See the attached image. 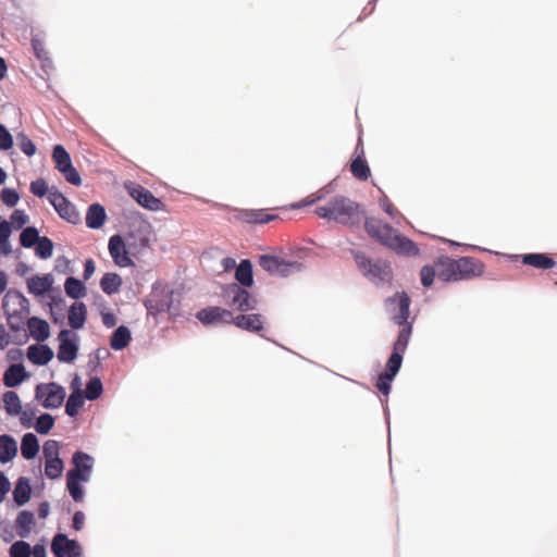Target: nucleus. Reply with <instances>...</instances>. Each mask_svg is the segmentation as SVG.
Returning a JSON list of instances; mask_svg holds the SVG:
<instances>
[{
    "instance_id": "f257e3e1",
    "label": "nucleus",
    "mask_w": 557,
    "mask_h": 557,
    "mask_svg": "<svg viewBox=\"0 0 557 557\" xmlns=\"http://www.w3.org/2000/svg\"><path fill=\"white\" fill-rule=\"evenodd\" d=\"M364 230L370 237L395 250L397 253L405 256H416L419 253V248L411 239L400 235L391 225L376 218H367L364 220Z\"/></svg>"
},
{
    "instance_id": "f03ea898",
    "label": "nucleus",
    "mask_w": 557,
    "mask_h": 557,
    "mask_svg": "<svg viewBox=\"0 0 557 557\" xmlns=\"http://www.w3.org/2000/svg\"><path fill=\"white\" fill-rule=\"evenodd\" d=\"M314 212L321 219L346 226L359 225L364 216V211L358 202L341 195L333 197L326 205L317 207Z\"/></svg>"
},
{
    "instance_id": "7ed1b4c3",
    "label": "nucleus",
    "mask_w": 557,
    "mask_h": 557,
    "mask_svg": "<svg viewBox=\"0 0 557 557\" xmlns=\"http://www.w3.org/2000/svg\"><path fill=\"white\" fill-rule=\"evenodd\" d=\"M437 277L444 282L470 280L483 274L484 265L473 257L453 259L442 256L435 261Z\"/></svg>"
},
{
    "instance_id": "20e7f679",
    "label": "nucleus",
    "mask_w": 557,
    "mask_h": 557,
    "mask_svg": "<svg viewBox=\"0 0 557 557\" xmlns=\"http://www.w3.org/2000/svg\"><path fill=\"white\" fill-rule=\"evenodd\" d=\"M73 468L66 473V490L76 503L84 500L83 482H88L91 476L94 458L84 453L76 451L72 457Z\"/></svg>"
},
{
    "instance_id": "39448f33",
    "label": "nucleus",
    "mask_w": 557,
    "mask_h": 557,
    "mask_svg": "<svg viewBox=\"0 0 557 557\" xmlns=\"http://www.w3.org/2000/svg\"><path fill=\"white\" fill-rule=\"evenodd\" d=\"M354 257L360 271L373 283L379 284L389 282L392 280L393 273L388 262L369 259L360 251L355 252Z\"/></svg>"
},
{
    "instance_id": "423d86ee",
    "label": "nucleus",
    "mask_w": 557,
    "mask_h": 557,
    "mask_svg": "<svg viewBox=\"0 0 557 557\" xmlns=\"http://www.w3.org/2000/svg\"><path fill=\"white\" fill-rule=\"evenodd\" d=\"M52 160L55 169L63 175L70 184L79 186L82 178L77 170L73 166L70 153L62 145H55L52 151Z\"/></svg>"
},
{
    "instance_id": "0eeeda50",
    "label": "nucleus",
    "mask_w": 557,
    "mask_h": 557,
    "mask_svg": "<svg viewBox=\"0 0 557 557\" xmlns=\"http://www.w3.org/2000/svg\"><path fill=\"white\" fill-rule=\"evenodd\" d=\"M36 399L45 408H59L65 398V389L57 383H41L36 386Z\"/></svg>"
},
{
    "instance_id": "6e6552de",
    "label": "nucleus",
    "mask_w": 557,
    "mask_h": 557,
    "mask_svg": "<svg viewBox=\"0 0 557 557\" xmlns=\"http://www.w3.org/2000/svg\"><path fill=\"white\" fill-rule=\"evenodd\" d=\"M259 265L270 274L287 276L300 271L302 265L297 261H286L275 256L263 255L259 258Z\"/></svg>"
},
{
    "instance_id": "1a4fd4ad",
    "label": "nucleus",
    "mask_w": 557,
    "mask_h": 557,
    "mask_svg": "<svg viewBox=\"0 0 557 557\" xmlns=\"http://www.w3.org/2000/svg\"><path fill=\"white\" fill-rule=\"evenodd\" d=\"M48 200L62 219L73 224L81 221L79 213L75 206L55 187L50 188Z\"/></svg>"
},
{
    "instance_id": "9d476101",
    "label": "nucleus",
    "mask_w": 557,
    "mask_h": 557,
    "mask_svg": "<svg viewBox=\"0 0 557 557\" xmlns=\"http://www.w3.org/2000/svg\"><path fill=\"white\" fill-rule=\"evenodd\" d=\"M108 248L113 262L117 267L127 268L134 265V262L131 259L132 251L126 238H123L121 235L111 236Z\"/></svg>"
},
{
    "instance_id": "9b49d317",
    "label": "nucleus",
    "mask_w": 557,
    "mask_h": 557,
    "mask_svg": "<svg viewBox=\"0 0 557 557\" xmlns=\"http://www.w3.org/2000/svg\"><path fill=\"white\" fill-rule=\"evenodd\" d=\"M58 339L60 342L57 355L59 361L65 363L73 362L78 352L77 335L69 330H62L58 335Z\"/></svg>"
},
{
    "instance_id": "f8f14e48",
    "label": "nucleus",
    "mask_w": 557,
    "mask_h": 557,
    "mask_svg": "<svg viewBox=\"0 0 557 557\" xmlns=\"http://www.w3.org/2000/svg\"><path fill=\"white\" fill-rule=\"evenodd\" d=\"M234 219L247 224H268L277 220L278 215L270 213L267 209H236Z\"/></svg>"
},
{
    "instance_id": "ddd939ff",
    "label": "nucleus",
    "mask_w": 557,
    "mask_h": 557,
    "mask_svg": "<svg viewBox=\"0 0 557 557\" xmlns=\"http://www.w3.org/2000/svg\"><path fill=\"white\" fill-rule=\"evenodd\" d=\"M129 195L135 199L141 207L150 211H163L165 205L161 199L153 196V194L141 185H134L128 188Z\"/></svg>"
},
{
    "instance_id": "4468645a",
    "label": "nucleus",
    "mask_w": 557,
    "mask_h": 557,
    "mask_svg": "<svg viewBox=\"0 0 557 557\" xmlns=\"http://www.w3.org/2000/svg\"><path fill=\"white\" fill-rule=\"evenodd\" d=\"M173 292L162 290L160 293L154 292L146 300L145 306L149 314L158 315L162 312H171L173 304Z\"/></svg>"
},
{
    "instance_id": "2eb2a0df",
    "label": "nucleus",
    "mask_w": 557,
    "mask_h": 557,
    "mask_svg": "<svg viewBox=\"0 0 557 557\" xmlns=\"http://www.w3.org/2000/svg\"><path fill=\"white\" fill-rule=\"evenodd\" d=\"M388 304L391 306H395L393 311V320L397 324L408 323V318L410 314V299L405 292L397 293L393 297L388 298Z\"/></svg>"
},
{
    "instance_id": "dca6fc26",
    "label": "nucleus",
    "mask_w": 557,
    "mask_h": 557,
    "mask_svg": "<svg viewBox=\"0 0 557 557\" xmlns=\"http://www.w3.org/2000/svg\"><path fill=\"white\" fill-rule=\"evenodd\" d=\"M197 319L205 325L214 323H232L233 313L221 307H208L197 312Z\"/></svg>"
},
{
    "instance_id": "f3484780",
    "label": "nucleus",
    "mask_w": 557,
    "mask_h": 557,
    "mask_svg": "<svg viewBox=\"0 0 557 557\" xmlns=\"http://www.w3.org/2000/svg\"><path fill=\"white\" fill-rule=\"evenodd\" d=\"M51 549L55 557H79L78 543L61 533L53 537Z\"/></svg>"
},
{
    "instance_id": "a211bd4d",
    "label": "nucleus",
    "mask_w": 557,
    "mask_h": 557,
    "mask_svg": "<svg viewBox=\"0 0 557 557\" xmlns=\"http://www.w3.org/2000/svg\"><path fill=\"white\" fill-rule=\"evenodd\" d=\"M125 238L134 257L143 253L150 245L147 226L129 232Z\"/></svg>"
},
{
    "instance_id": "6ab92c4d",
    "label": "nucleus",
    "mask_w": 557,
    "mask_h": 557,
    "mask_svg": "<svg viewBox=\"0 0 557 557\" xmlns=\"http://www.w3.org/2000/svg\"><path fill=\"white\" fill-rule=\"evenodd\" d=\"M231 290L234 293L232 304L237 310L245 312L257 308V300L247 289L233 284Z\"/></svg>"
},
{
    "instance_id": "aec40b11",
    "label": "nucleus",
    "mask_w": 557,
    "mask_h": 557,
    "mask_svg": "<svg viewBox=\"0 0 557 557\" xmlns=\"http://www.w3.org/2000/svg\"><path fill=\"white\" fill-rule=\"evenodd\" d=\"M27 305L28 300L16 289L8 290L2 302L3 309L10 314H17L18 311L25 309Z\"/></svg>"
},
{
    "instance_id": "412c9836",
    "label": "nucleus",
    "mask_w": 557,
    "mask_h": 557,
    "mask_svg": "<svg viewBox=\"0 0 557 557\" xmlns=\"http://www.w3.org/2000/svg\"><path fill=\"white\" fill-rule=\"evenodd\" d=\"M53 276L48 273L45 275H34L27 278V289L35 296H41L49 292L53 285Z\"/></svg>"
},
{
    "instance_id": "4be33fe9",
    "label": "nucleus",
    "mask_w": 557,
    "mask_h": 557,
    "mask_svg": "<svg viewBox=\"0 0 557 557\" xmlns=\"http://www.w3.org/2000/svg\"><path fill=\"white\" fill-rule=\"evenodd\" d=\"M232 322L239 329L259 333L263 330V318L261 314L251 313V314H239L237 317H233Z\"/></svg>"
},
{
    "instance_id": "5701e85b",
    "label": "nucleus",
    "mask_w": 557,
    "mask_h": 557,
    "mask_svg": "<svg viewBox=\"0 0 557 557\" xmlns=\"http://www.w3.org/2000/svg\"><path fill=\"white\" fill-rule=\"evenodd\" d=\"M53 355V350L47 345H30L27 349L28 360L37 366L49 363Z\"/></svg>"
},
{
    "instance_id": "b1692460",
    "label": "nucleus",
    "mask_w": 557,
    "mask_h": 557,
    "mask_svg": "<svg viewBox=\"0 0 557 557\" xmlns=\"http://www.w3.org/2000/svg\"><path fill=\"white\" fill-rule=\"evenodd\" d=\"M36 524L35 516L32 511L22 510L15 520L16 533L20 537H28Z\"/></svg>"
},
{
    "instance_id": "393cba45",
    "label": "nucleus",
    "mask_w": 557,
    "mask_h": 557,
    "mask_svg": "<svg viewBox=\"0 0 557 557\" xmlns=\"http://www.w3.org/2000/svg\"><path fill=\"white\" fill-rule=\"evenodd\" d=\"M27 327L30 336L37 342L46 341L50 335V326L47 321L32 317L27 321Z\"/></svg>"
},
{
    "instance_id": "a878e982",
    "label": "nucleus",
    "mask_w": 557,
    "mask_h": 557,
    "mask_svg": "<svg viewBox=\"0 0 557 557\" xmlns=\"http://www.w3.org/2000/svg\"><path fill=\"white\" fill-rule=\"evenodd\" d=\"M69 324L74 330L84 326L87 318V308L84 302L76 301L69 309Z\"/></svg>"
},
{
    "instance_id": "bb28decb",
    "label": "nucleus",
    "mask_w": 557,
    "mask_h": 557,
    "mask_svg": "<svg viewBox=\"0 0 557 557\" xmlns=\"http://www.w3.org/2000/svg\"><path fill=\"white\" fill-rule=\"evenodd\" d=\"M17 454V444L15 440L7 434L0 435V462L11 461Z\"/></svg>"
},
{
    "instance_id": "cd10ccee",
    "label": "nucleus",
    "mask_w": 557,
    "mask_h": 557,
    "mask_svg": "<svg viewBox=\"0 0 557 557\" xmlns=\"http://www.w3.org/2000/svg\"><path fill=\"white\" fill-rule=\"evenodd\" d=\"M522 262L527 265H531L542 270L552 269L556 264L555 260L545 253L523 255Z\"/></svg>"
},
{
    "instance_id": "c85d7f7f",
    "label": "nucleus",
    "mask_w": 557,
    "mask_h": 557,
    "mask_svg": "<svg viewBox=\"0 0 557 557\" xmlns=\"http://www.w3.org/2000/svg\"><path fill=\"white\" fill-rule=\"evenodd\" d=\"M30 485L29 480L25 476H21L17 482L15 483L14 490H13V498L14 502L18 506L25 505L29 498H30Z\"/></svg>"
},
{
    "instance_id": "c756f323",
    "label": "nucleus",
    "mask_w": 557,
    "mask_h": 557,
    "mask_svg": "<svg viewBox=\"0 0 557 557\" xmlns=\"http://www.w3.org/2000/svg\"><path fill=\"white\" fill-rule=\"evenodd\" d=\"M106 220L104 208L99 203H94L88 208L86 214V224L90 228H99Z\"/></svg>"
},
{
    "instance_id": "7c9ffc66",
    "label": "nucleus",
    "mask_w": 557,
    "mask_h": 557,
    "mask_svg": "<svg viewBox=\"0 0 557 557\" xmlns=\"http://www.w3.org/2000/svg\"><path fill=\"white\" fill-rule=\"evenodd\" d=\"M39 451V443L33 433H26L21 443V453L26 460L34 459Z\"/></svg>"
},
{
    "instance_id": "2f4dec72",
    "label": "nucleus",
    "mask_w": 557,
    "mask_h": 557,
    "mask_svg": "<svg viewBox=\"0 0 557 557\" xmlns=\"http://www.w3.org/2000/svg\"><path fill=\"white\" fill-rule=\"evenodd\" d=\"M122 277L117 273H106L100 280V287L107 295L115 294L122 286Z\"/></svg>"
},
{
    "instance_id": "473e14b6",
    "label": "nucleus",
    "mask_w": 557,
    "mask_h": 557,
    "mask_svg": "<svg viewBox=\"0 0 557 557\" xmlns=\"http://www.w3.org/2000/svg\"><path fill=\"white\" fill-rule=\"evenodd\" d=\"M131 342V332L129 330L121 325L119 326L112 334L110 338V346L114 350L124 349Z\"/></svg>"
},
{
    "instance_id": "72a5a7b5",
    "label": "nucleus",
    "mask_w": 557,
    "mask_h": 557,
    "mask_svg": "<svg viewBox=\"0 0 557 557\" xmlns=\"http://www.w3.org/2000/svg\"><path fill=\"white\" fill-rule=\"evenodd\" d=\"M235 278L245 287L252 285V264L249 260H242L236 267Z\"/></svg>"
},
{
    "instance_id": "f704fd0d",
    "label": "nucleus",
    "mask_w": 557,
    "mask_h": 557,
    "mask_svg": "<svg viewBox=\"0 0 557 557\" xmlns=\"http://www.w3.org/2000/svg\"><path fill=\"white\" fill-rule=\"evenodd\" d=\"M25 377V370L22 364H12L4 372L3 382L8 387H14L18 385Z\"/></svg>"
},
{
    "instance_id": "c9c22d12",
    "label": "nucleus",
    "mask_w": 557,
    "mask_h": 557,
    "mask_svg": "<svg viewBox=\"0 0 557 557\" xmlns=\"http://www.w3.org/2000/svg\"><path fill=\"white\" fill-rule=\"evenodd\" d=\"M350 172L359 181H367L371 174L370 168L362 156H358L351 161Z\"/></svg>"
},
{
    "instance_id": "e433bc0d",
    "label": "nucleus",
    "mask_w": 557,
    "mask_h": 557,
    "mask_svg": "<svg viewBox=\"0 0 557 557\" xmlns=\"http://www.w3.org/2000/svg\"><path fill=\"white\" fill-rule=\"evenodd\" d=\"M64 289L66 295L73 299H79L86 295V287L84 284L73 276L65 280Z\"/></svg>"
},
{
    "instance_id": "4c0bfd02",
    "label": "nucleus",
    "mask_w": 557,
    "mask_h": 557,
    "mask_svg": "<svg viewBox=\"0 0 557 557\" xmlns=\"http://www.w3.org/2000/svg\"><path fill=\"white\" fill-rule=\"evenodd\" d=\"M4 409L10 416H17L21 412L22 405L18 395L13 391L3 394Z\"/></svg>"
},
{
    "instance_id": "58836bf2",
    "label": "nucleus",
    "mask_w": 557,
    "mask_h": 557,
    "mask_svg": "<svg viewBox=\"0 0 557 557\" xmlns=\"http://www.w3.org/2000/svg\"><path fill=\"white\" fill-rule=\"evenodd\" d=\"M84 405V396L79 389L73 392L67 398L65 405V412L70 417H75L78 413V410Z\"/></svg>"
},
{
    "instance_id": "ea45409f",
    "label": "nucleus",
    "mask_w": 557,
    "mask_h": 557,
    "mask_svg": "<svg viewBox=\"0 0 557 557\" xmlns=\"http://www.w3.org/2000/svg\"><path fill=\"white\" fill-rule=\"evenodd\" d=\"M64 463L61 458L45 460V474L51 479L57 480L62 475Z\"/></svg>"
},
{
    "instance_id": "a19ab883",
    "label": "nucleus",
    "mask_w": 557,
    "mask_h": 557,
    "mask_svg": "<svg viewBox=\"0 0 557 557\" xmlns=\"http://www.w3.org/2000/svg\"><path fill=\"white\" fill-rule=\"evenodd\" d=\"M403 329L399 331L397 341L394 344L393 350L404 354L407 349L408 342L412 332L410 323L401 324Z\"/></svg>"
},
{
    "instance_id": "79ce46f5",
    "label": "nucleus",
    "mask_w": 557,
    "mask_h": 557,
    "mask_svg": "<svg viewBox=\"0 0 557 557\" xmlns=\"http://www.w3.org/2000/svg\"><path fill=\"white\" fill-rule=\"evenodd\" d=\"M40 236L36 227L28 226L24 228L20 236L21 245L25 248H30L39 240Z\"/></svg>"
},
{
    "instance_id": "37998d69",
    "label": "nucleus",
    "mask_w": 557,
    "mask_h": 557,
    "mask_svg": "<svg viewBox=\"0 0 557 557\" xmlns=\"http://www.w3.org/2000/svg\"><path fill=\"white\" fill-rule=\"evenodd\" d=\"M102 383L97 376L91 377L86 385L85 397L89 400H95L102 394Z\"/></svg>"
},
{
    "instance_id": "c03bdc74",
    "label": "nucleus",
    "mask_w": 557,
    "mask_h": 557,
    "mask_svg": "<svg viewBox=\"0 0 557 557\" xmlns=\"http://www.w3.org/2000/svg\"><path fill=\"white\" fill-rule=\"evenodd\" d=\"M36 255L41 259H48L53 252V243L50 238L44 236L40 237L35 248Z\"/></svg>"
},
{
    "instance_id": "a18cd8bd",
    "label": "nucleus",
    "mask_w": 557,
    "mask_h": 557,
    "mask_svg": "<svg viewBox=\"0 0 557 557\" xmlns=\"http://www.w3.org/2000/svg\"><path fill=\"white\" fill-rule=\"evenodd\" d=\"M403 362V354L393 350L391 357L388 358L386 362V369L385 372H383L386 375H391L392 377H395L397 372L400 369Z\"/></svg>"
},
{
    "instance_id": "49530a36",
    "label": "nucleus",
    "mask_w": 557,
    "mask_h": 557,
    "mask_svg": "<svg viewBox=\"0 0 557 557\" xmlns=\"http://www.w3.org/2000/svg\"><path fill=\"white\" fill-rule=\"evenodd\" d=\"M32 547L27 542L17 541L10 547V557H30Z\"/></svg>"
},
{
    "instance_id": "de8ad7c7",
    "label": "nucleus",
    "mask_w": 557,
    "mask_h": 557,
    "mask_svg": "<svg viewBox=\"0 0 557 557\" xmlns=\"http://www.w3.org/2000/svg\"><path fill=\"white\" fill-rule=\"evenodd\" d=\"M54 419L49 413H42L38 417L35 429L39 434H47L53 428Z\"/></svg>"
},
{
    "instance_id": "09e8293b",
    "label": "nucleus",
    "mask_w": 557,
    "mask_h": 557,
    "mask_svg": "<svg viewBox=\"0 0 557 557\" xmlns=\"http://www.w3.org/2000/svg\"><path fill=\"white\" fill-rule=\"evenodd\" d=\"M44 458L48 459H58L60 454V445L58 441L48 440L42 447Z\"/></svg>"
},
{
    "instance_id": "8fccbe9b",
    "label": "nucleus",
    "mask_w": 557,
    "mask_h": 557,
    "mask_svg": "<svg viewBox=\"0 0 557 557\" xmlns=\"http://www.w3.org/2000/svg\"><path fill=\"white\" fill-rule=\"evenodd\" d=\"M420 275L422 285L430 287L434 282V277L437 276V267L435 264L433 267L424 265L421 269Z\"/></svg>"
},
{
    "instance_id": "3c124183",
    "label": "nucleus",
    "mask_w": 557,
    "mask_h": 557,
    "mask_svg": "<svg viewBox=\"0 0 557 557\" xmlns=\"http://www.w3.org/2000/svg\"><path fill=\"white\" fill-rule=\"evenodd\" d=\"M18 147L28 157L35 154L36 146L35 144L24 134H20L17 136Z\"/></svg>"
},
{
    "instance_id": "603ef678",
    "label": "nucleus",
    "mask_w": 557,
    "mask_h": 557,
    "mask_svg": "<svg viewBox=\"0 0 557 557\" xmlns=\"http://www.w3.org/2000/svg\"><path fill=\"white\" fill-rule=\"evenodd\" d=\"M30 191L37 197H44L45 195H49L50 189L44 178H38L30 183L29 187Z\"/></svg>"
},
{
    "instance_id": "864d4df0",
    "label": "nucleus",
    "mask_w": 557,
    "mask_h": 557,
    "mask_svg": "<svg viewBox=\"0 0 557 557\" xmlns=\"http://www.w3.org/2000/svg\"><path fill=\"white\" fill-rule=\"evenodd\" d=\"M2 202L9 207H14L20 199L18 194L14 189L4 188L0 194Z\"/></svg>"
},
{
    "instance_id": "5fc2aeb1",
    "label": "nucleus",
    "mask_w": 557,
    "mask_h": 557,
    "mask_svg": "<svg viewBox=\"0 0 557 557\" xmlns=\"http://www.w3.org/2000/svg\"><path fill=\"white\" fill-rule=\"evenodd\" d=\"M393 380L394 377H392L391 375L381 373L377 377L375 386L382 394L387 396L391 392V383Z\"/></svg>"
},
{
    "instance_id": "6e6d98bb",
    "label": "nucleus",
    "mask_w": 557,
    "mask_h": 557,
    "mask_svg": "<svg viewBox=\"0 0 557 557\" xmlns=\"http://www.w3.org/2000/svg\"><path fill=\"white\" fill-rule=\"evenodd\" d=\"M13 146V138L4 125L0 124V149L9 150Z\"/></svg>"
},
{
    "instance_id": "4d7b16f0",
    "label": "nucleus",
    "mask_w": 557,
    "mask_h": 557,
    "mask_svg": "<svg viewBox=\"0 0 557 557\" xmlns=\"http://www.w3.org/2000/svg\"><path fill=\"white\" fill-rule=\"evenodd\" d=\"M32 47L36 57L41 61H48V51L45 49L44 44L38 38L32 39Z\"/></svg>"
},
{
    "instance_id": "13d9d810",
    "label": "nucleus",
    "mask_w": 557,
    "mask_h": 557,
    "mask_svg": "<svg viewBox=\"0 0 557 557\" xmlns=\"http://www.w3.org/2000/svg\"><path fill=\"white\" fill-rule=\"evenodd\" d=\"M380 206L392 219H395L399 214L398 210L393 206L386 195L380 199Z\"/></svg>"
},
{
    "instance_id": "bf43d9fd",
    "label": "nucleus",
    "mask_w": 557,
    "mask_h": 557,
    "mask_svg": "<svg viewBox=\"0 0 557 557\" xmlns=\"http://www.w3.org/2000/svg\"><path fill=\"white\" fill-rule=\"evenodd\" d=\"M11 221L16 228H20L28 222V216L24 211L15 210L11 215Z\"/></svg>"
},
{
    "instance_id": "052dcab7",
    "label": "nucleus",
    "mask_w": 557,
    "mask_h": 557,
    "mask_svg": "<svg viewBox=\"0 0 557 557\" xmlns=\"http://www.w3.org/2000/svg\"><path fill=\"white\" fill-rule=\"evenodd\" d=\"M18 414H20L21 423L24 426H26V428L32 426L33 419L35 417V410L34 409H32V408H26L24 410L21 409V412Z\"/></svg>"
},
{
    "instance_id": "680f3d73",
    "label": "nucleus",
    "mask_w": 557,
    "mask_h": 557,
    "mask_svg": "<svg viewBox=\"0 0 557 557\" xmlns=\"http://www.w3.org/2000/svg\"><path fill=\"white\" fill-rule=\"evenodd\" d=\"M320 199H321V196H317V195L312 194V195L308 196L307 198H305L302 201H300L298 203H294L290 207H292V209H300L302 207L313 205L317 201H319Z\"/></svg>"
},
{
    "instance_id": "e2e57ef3",
    "label": "nucleus",
    "mask_w": 557,
    "mask_h": 557,
    "mask_svg": "<svg viewBox=\"0 0 557 557\" xmlns=\"http://www.w3.org/2000/svg\"><path fill=\"white\" fill-rule=\"evenodd\" d=\"M9 488L10 482L8 478L2 472H0V503L4 499Z\"/></svg>"
},
{
    "instance_id": "0e129e2a",
    "label": "nucleus",
    "mask_w": 557,
    "mask_h": 557,
    "mask_svg": "<svg viewBox=\"0 0 557 557\" xmlns=\"http://www.w3.org/2000/svg\"><path fill=\"white\" fill-rule=\"evenodd\" d=\"M85 523V516L82 511H76L73 516V528L81 531Z\"/></svg>"
},
{
    "instance_id": "69168bd1",
    "label": "nucleus",
    "mask_w": 557,
    "mask_h": 557,
    "mask_svg": "<svg viewBox=\"0 0 557 557\" xmlns=\"http://www.w3.org/2000/svg\"><path fill=\"white\" fill-rule=\"evenodd\" d=\"M96 265L92 259H87L84 264V278L88 280L95 273Z\"/></svg>"
},
{
    "instance_id": "338daca9",
    "label": "nucleus",
    "mask_w": 557,
    "mask_h": 557,
    "mask_svg": "<svg viewBox=\"0 0 557 557\" xmlns=\"http://www.w3.org/2000/svg\"><path fill=\"white\" fill-rule=\"evenodd\" d=\"M10 343V335L3 324L0 325V349H4Z\"/></svg>"
},
{
    "instance_id": "774afa93",
    "label": "nucleus",
    "mask_w": 557,
    "mask_h": 557,
    "mask_svg": "<svg viewBox=\"0 0 557 557\" xmlns=\"http://www.w3.org/2000/svg\"><path fill=\"white\" fill-rule=\"evenodd\" d=\"M11 235L10 224L3 220L0 222V240L9 239Z\"/></svg>"
}]
</instances>
